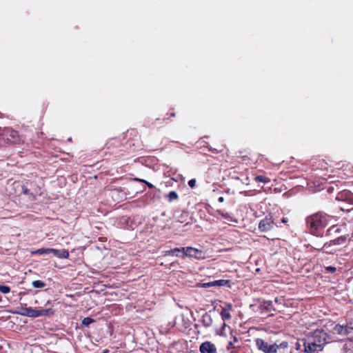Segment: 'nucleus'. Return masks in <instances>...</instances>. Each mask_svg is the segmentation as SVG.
<instances>
[{
  "label": "nucleus",
  "mask_w": 353,
  "mask_h": 353,
  "mask_svg": "<svg viewBox=\"0 0 353 353\" xmlns=\"http://www.w3.org/2000/svg\"><path fill=\"white\" fill-rule=\"evenodd\" d=\"M330 216L327 214L318 212L306 218V225L310 232L313 235H319V233L327 226Z\"/></svg>",
  "instance_id": "nucleus-1"
},
{
  "label": "nucleus",
  "mask_w": 353,
  "mask_h": 353,
  "mask_svg": "<svg viewBox=\"0 0 353 353\" xmlns=\"http://www.w3.org/2000/svg\"><path fill=\"white\" fill-rule=\"evenodd\" d=\"M256 343L258 348L265 353H285V349L288 346V343L285 341H283L279 344L274 343L273 344L268 345L265 341L261 339H256Z\"/></svg>",
  "instance_id": "nucleus-2"
},
{
  "label": "nucleus",
  "mask_w": 353,
  "mask_h": 353,
  "mask_svg": "<svg viewBox=\"0 0 353 353\" xmlns=\"http://www.w3.org/2000/svg\"><path fill=\"white\" fill-rule=\"evenodd\" d=\"M183 254L181 255L182 258L185 256L192 257L196 259H204L203 252L201 250H199L197 248H194L192 247H183Z\"/></svg>",
  "instance_id": "nucleus-3"
},
{
  "label": "nucleus",
  "mask_w": 353,
  "mask_h": 353,
  "mask_svg": "<svg viewBox=\"0 0 353 353\" xmlns=\"http://www.w3.org/2000/svg\"><path fill=\"white\" fill-rule=\"evenodd\" d=\"M105 147L107 149L110 150L112 153L117 154L119 152L124 151V145L122 144L120 139L119 138L110 139L107 141Z\"/></svg>",
  "instance_id": "nucleus-4"
},
{
  "label": "nucleus",
  "mask_w": 353,
  "mask_h": 353,
  "mask_svg": "<svg viewBox=\"0 0 353 353\" xmlns=\"http://www.w3.org/2000/svg\"><path fill=\"white\" fill-rule=\"evenodd\" d=\"M325 342H316L315 340H308L304 343L305 351L307 353H314L323 349Z\"/></svg>",
  "instance_id": "nucleus-5"
},
{
  "label": "nucleus",
  "mask_w": 353,
  "mask_h": 353,
  "mask_svg": "<svg viewBox=\"0 0 353 353\" xmlns=\"http://www.w3.org/2000/svg\"><path fill=\"white\" fill-rule=\"evenodd\" d=\"M28 316L32 317H39L43 316H52L54 314V311L52 308L48 309H32L28 310Z\"/></svg>",
  "instance_id": "nucleus-6"
},
{
  "label": "nucleus",
  "mask_w": 353,
  "mask_h": 353,
  "mask_svg": "<svg viewBox=\"0 0 353 353\" xmlns=\"http://www.w3.org/2000/svg\"><path fill=\"white\" fill-rule=\"evenodd\" d=\"M274 221L272 217L265 216L260 221L259 224V230L261 232H268L273 228Z\"/></svg>",
  "instance_id": "nucleus-7"
},
{
  "label": "nucleus",
  "mask_w": 353,
  "mask_h": 353,
  "mask_svg": "<svg viewBox=\"0 0 353 353\" xmlns=\"http://www.w3.org/2000/svg\"><path fill=\"white\" fill-rule=\"evenodd\" d=\"M316 250L328 254H334L338 251H340V250L334 248L330 241L325 243L321 248H316Z\"/></svg>",
  "instance_id": "nucleus-8"
},
{
  "label": "nucleus",
  "mask_w": 353,
  "mask_h": 353,
  "mask_svg": "<svg viewBox=\"0 0 353 353\" xmlns=\"http://www.w3.org/2000/svg\"><path fill=\"white\" fill-rule=\"evenodd\" d=\"M259 310L261 312L269 313L270 316L273 315L272 313V311H275L276 310L273 307L272 302L270 301H263L259 307Z\"/></svg>",
  "instance_id": "nucleus-9"
},
{
  "label": "nucleus",
  "mask_w": 353,
  "mask_h": 353,
  "mask_svg": "<svg viewBox=\"0 0 353 353\" xmlns=\"http://www.w3.org/2000/svg\"><path fill=\"white\" fill-rule=\"evenodd\" d=\"M201 353H216V349L214 344L209 341L203 343L199 348Z\"/></svg>",
  "instance_id": "nucleus-10"
},
{
  "label": "nucleus",
  "mask_w": 353,
  "mask_h": 353,
  "mask_svg": "<svg viewBox=\"0 0 353 353\" xmlns=\"http://www.w3.org/2000/svg\"><path fill=\"white\" fill-rule=\"evenodd\" d=\"M353 235L350 236L349 234H342L340 236L331 240L330 241L333 245H339L345 243L347 241H350Z\"/></svg>",
  "instance_id": "nucleus-11"
},
{
  "label": "nucleus",
  "mask_w": 353,
  "mask_h": 353,
  "mask_svg": "<svg viewBox=\"0 0 353 353\" xmlns=\"http://www.w3.org/2000/svg\"><path fill=\"white\" fill-rule=\"evenodd\" d=\"M336 199L339 201H346L349 203H352L353 194L350 191H342L338 194Z\"/></svg>",
  "instance_id": "nucleus-12"
},
{
  "label": "nucleus",
  "mask_w": 353,
  "mask_h": 353,
  "mask_svg": "<svg viewBox=\"0 0 353 353\" xmlns=\"http://www.w3.org/2000/svg\"><path fill=\"white\" fill-rule=\"evenodd\" d=\"M231 281L230 280H225V279H221V280H216L214 281H211L207 283H205L204 285L207 287H212V286H228L229 288L231 287Z\"/></svg>",
  "instance_id": "nucleus-13"
},
{
  "label": "nucleus",
  "mask_w": 353,
  "mask_h": 353,
  "mask_svg": "<svg viewBox=\"0 0 353 353\" xmlns=\"http://www.w3.org/2000/svg\"><path fill=\"white\" fill-rule=\"evenodd\" d=\"M345 229V225H334L331 226L327 230V235L331 236L333 234H340L343 232V230Z\"/></svg>",
  "instance_id": "nucleus-14"
},
{
  "label": "nucleus",
  "mask_w": 353,
  "mask_h": 353,
  "mask_svg": "<svg viewBox=\"0 0 353 353\" xmlns=\"http://www.w3.org/2000/svg\"><path fill=\"white\" fill-rule=\"evenodd\" d=\"M50 251L51 252V254H53L54 256L60 259H68L70 256L69 252L65 249L57 250L52 248Z\"/></svg>",
  "instance_id": "nucleus-15"
},
{
  "label": "nucleus",
  "mask_w": 353,
  "mask_h": 353,
  "mask_svg": "<svg viewBox=\"0 0 353 353\" xmlns=\"http://www.w3.org/2000/svg\"><path fill=\"white\" fill-rule=\"evenodd\" d=\"M181 252L183 254L182 248H175L174 249H171L170 250H166L163 252L164 256H176L181 257V255L179 253Z\"/></svg>",
  "instance_id": "nucleus-16"
},
{
  "label": "nucleus",
  "mask_w": 353,
  "mask_h": 353,
  "mask_svg": "<svg viewBox=\"0 0 353 353\" xmlns=\"http://www.w3.org/2000/svg\"><path fill=\"white\" fill-rule=\"evenodd\" d=\"M254 179L256 183H262L264 184L268 183L271 181L270 179L265 174L255 175Z\"/></svg>",
  "instance_id": "nucleus-17"
},
{
  "label": "nucleus",
  "mask_w": 353,
  "mask_h": 353,
  "mask_svg": "<svg viewBox=\"0 0 353 353\" xmlns=\"http://www.w3.org/2000/svg\"><path fill=\"white\" fill-rule=\"evenodd\" d=\"M206 147L208 148L209 151L212 152L214 154H218L219 152H221L224 150V145L223 144H219L213 147L208 144Z\"/></svg>",
  "instance_id": "nucleus-18"
},
{
  "label": "nucleus",
  "mask_w": 353,
  "mask_h": 353,
  "mask_svg": "<svg viewBox=\"0 0 353 353\" xmlns=\"http://www.w3.org/2000/svg\"><path fill=\"white\" fill-rule=\"evenodd\" d=\"M189 219V213L188 212H182L180 216L178 217V221L181 223L188 224Z\"/></svg>",
  "instance_id": "nucleus-19"
},
{
  "label": "nucleus",
  "mask_w": 353,
  "mask_h": 353,
  "mask_svg": "<svg viewBox=\"0 0 353 353\" xmlns=\"http://www.w3.org/2000/svg\"><path fill=\"white\" fill-rule=\"evenodd\" d=\"M6 134L13 139L12 142H14V143H15L19 140V133L17 131L9 130H7Z\"/></svg>",
  "instance_id": "nucleus-20"
},
{
  "label": "nucleus",
  "mask_w": 353,
  "mask_h": 353,
  "mask_svg": "<svg viewBox=\"0 0 353 353\" xmlns=\"http://www.w3.org/2000/svg\"><path fill=\"white\" fill-rule=\"evenodd\" d=\"M22 192L26 194V195H28L29 196V199L31 200V201H34L36 199V196L34 194H33L32 193H31L30 192V190L25 187V186H23L22 187Z\"/></svg>",
  "instance_id": "nucleus-21"
},
{
  "label": "nucleus",
  "mask_w": 353,
  "mask_h": 353,
  "mask_svg": "<svg viewBox=\"0 0 353 353\" xmlns=\"http://www.w3.org/2000/svg\"><path fill=\"white\" fill-rule=\"evenodd\" d=\"M32 285L35 288H41L46 285L45 283L41 280H36L32 281Z\"/></svg>",
  "instance_id": "nucleus-22"
},
{
  "label": "nucleus",
  "mask_w": 353,
  "mask_h": 353,
  "mask_svg": "<svg viewBox=\"0 0 353 353\" xmlns=\"http://www.w3.org/2000/svg\"><path fill=\"white\" fill-rule=\"evenodd\" d=\"M51 249L52 248H40L36 250L34 253L39 254H51V252L50 251Z\"/></svg>",
  "instance_id": "nucleus-23"
},
{
  "label": "nucleus",
  "mask_w": 353,
  "mask_h": 353,
  "mask_svg": "<svg viewBox=\"0 0 353 353\" xmlns=\"http://www.w3.org/2000/svg\"><path fill=\"white\" fill-rule=\"evenodd\" d=\"M168 197L170 201L176 200L179 198L178 194L175 191H171L168 194Z\"/></svg>",
  "instance_id": "nucleus-24"
},
{
  "label": "nucleus",
  "mask_w": 353,
  "mask_h": 353,
  "mask_svg": "<svg viewBox=\"0 0 353 353\" xmlns=\"http://www.w3.org/2000/svg\"><path fill=\"white\" fill-rule=\"evenodd\" d=\"M94 321L93 319L90 317H85L82 320L81 325L83 326H88L90 323H93Z\"/></svg>",
  "instance_id": "nucleus-25"
},
{
  "label": "nucleus",
  "mask_w": 353,
  "mask_h": 353,
  "mask_svg": "<svg viewBox=\"0 0 353 353\" xmlns=\"http://www.w3.org/2000/svg\"><path fill=\"white\" fill-rule=\"evenodd\" d=\"M216 212H217L218 214L221 216L225 219H227V220H229V221L232 220V217H231V216L228 213H224L221 210H216Z\"/></svg>",
  "instance_id": "nucleus-26"
},
{
  "label": "nucleus",
  "mask_w": 353,
  "mask_h": 353,
  "mask_svg": "<svg viewBox=\"0 0 353 353\" xmlns=\"http://www.w3.org/2000/svg\"><path fill=\"white\" fill-rule=\"evenodd\" d=\"M10 288L8 285H0V292L7 294L10 292Z\"/></svg>",
  "instance_id": "nucleus-27"
},
{
  "label": "nucleus",
  "mask_w": 353,
  "mask_h": 353,
  "mask_svg": "<svg viewBox=\"0 0 353 353\" xmlns=\"http://www.w3.org/2000/svg\"><path fill=\"white\" fill-rule=\"evenodd\" d=\"M325 270L326 272L334 274L336 271V268L333 266H327L325 267Z\"/></svg>",
  "instance_id": "nucleus-28"
},
{
  "label": "nucleus",
  "mask_w": 353,
  "mask_h": 353,
  "mask_svg": "<svg viewBox=\"0 0 353 353\" xmlns=\"http://www.w3.org/2000/svg\"><path fill=\"white\" fill-rule=\"evenodd\" d=\"M221 316L223 320L230 319L231 318L230 314L225 310L222 311Z\"/></svg>",
  "instance_id": "nucleus-29"
},
{
  "label": "nucleus",
  "mask_w": 353,
  "mask_h": 353,
  "mask_svg": "<svg viewBox=\"0 0 353 353\" xmlns=\"http://www.w3.org/2000/svg\"><path fill=\"white\" fill-rule=\"evenodd\" d=\"M188 185L191 188H194L196 185V179H190L189 181H188Z\"/></svg>",
  "instance_id": "nucleus-30"
},
{
  "label": "nucleus",
  "mask_w": 353,
  "mask_h": 353,
  "mask_svg": "<svg viewBox=\"0 0 353 353\" xmlns=\"http://www.w3.org/2000/svg\"><path fill=\"white\" fill-rule=\"evenodd\" d=\"M119 191H121V190L115 188V189L111 190V193L112 195H114L116 192H118Z\"/></svg>",
  "instance_id": "nucleus-31"
},
{
  "label": "nucleus",
  "mask_w": 353,
  "mask_h": 353,
  "mask_svg": "<svg viewBox=\"0 0 353 353\" xmlns=\"http://www.w3.org/2000/svg\"><path fill=\"white\" fill-rule=\"evenodd\" d=\"M141 181L147 184V185L148 186V188H152L154 187L153 185L149 182H147L144 180H141Z\"/></svg>",
  "instance_id": "nucleus-32"
},
{
  "label": "nucleus",
  "mask_w": 353,
  "mask_h": 353,
  "mask_svg": "<svg viewBox=\"0 0 353 353\" xmlns=\"http://www.w3.org/2000/svg\"><path fill=\"white\" fill-rule=\"evenodd\" d=\"M281 222L286 224L288 222V219L286 217H283L281 219Z\"/></svg>",
  "instance_id": "nucleus-33"
},
{
  "label": "nucleus",
  "mask_w": 353,
  "mask_h": 353,
  "mask_svg": "<svg viewBox=\"0 0 353 353\" xmlns=\"http://www.w3.org/2000/svg\"><path fill=\"white\" fill-rule=\"evenodd\" d=\"M218 201H219V202H220V203H223V202L225 201V199H224V197H223V196H219V197L218 198Z\"/></svg>",
  "instance_id": "nucleus-34"
},
{
  "label": "nucleus",
  "mask_w": 353,
  "mask_h": 353,
  "mask_svg": "<svg viewBox=\"0 0 353 353\" xmlns=\"http://www.w3.org/2000/svg\"><path fill=\"white\" fill-rule=\"evenodd\" d=\"M232 347H233V343H232V342L230 341L228 343V349L229 350V349L232 348Z\"/></svg>",
  "instance_id": "nucleus-35"
},
{
  "label": "nucleus",
  "mask_w": 353,
  "mask_h": 353,
  "mask_svg": "<svg viewBox=\"0 0 353 353\" xmlns=\"http://www.w3.org/2000/svg\"><path fill=\"white\" fill-rule=\"evenodd\" d=\"M174 116H175V113L174 112L170 113V117H174Z\"/></svg>",
  "instance_id": "nucleus-36"
},
{
  "label": "nucleus",
  "mask_w": 353,
  "mask_h": 353,
  "mask_svg": "<svg viewBox=\"0 0 353 353\" xmlns=\"http://www.w3.org/2000/svg\"><path fill=\"white\" fill-rule=\"evenodd\" d=\"M349 339H350V340H351V341H352V339H353V337H352V336H350V338H349Z\"/></svg>",
  "instance_id": "nucleus-37"
},
{
  "label": "nucleus",
  "mask_w": 353,
  "mask_h": 353,
  "mask_svg": "<svg viewBox=\"0 0 353 353\" xmlns=\"http://www.w3.org/2000/svg\"><path fill=\"white\" fill-rule=\"evenodd\" d=\"M315 331H320V330H318V329H316V330H315ZM321 331H323V330H321Z\"/></svg>",
  "instance_id": "nucleus-38"
}]
</instances>
